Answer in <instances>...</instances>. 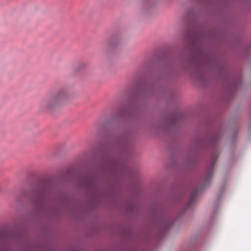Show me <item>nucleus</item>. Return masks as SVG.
<instances>
[{
    "instance_id": "f257e3e1",
    "label": "nucleus",
    "mask_w": 251,
    "mask_h": 251,
    "mask_svg": "<svg viewBox=\"0 0 251 251\" xmlns=\"http://www.w3.org/2000/svg\"><path fill=\"white\" fill-rule=\"evenodd\" d=\"M68 96L67 89H61L54 94L49 95L43 98L39 102L40 108L42 111L55 109L65 102Z\"/></svg>"
},
{
    "instance_id": "f03ea898",
    "label": "nucleus",
    "mask_w": 251,
    "mask_h": 251,
    "mask_svg": "<svg viewBox=\"0 0 251 251\" xmlns=\"http://www.w3.org/2000/svg\"><path fill=\"white\" fill-rule=\"evenodd\" d=\"M199 189H197L195 192H194L192 193V194L191 196V198H190V201L188 203V206H189L193 202V201H194L195 197H196V196L197 195V194L199 193Z\"/></svg>"
},
{
    "instance_id": "7ed1b4c3",
    "label": "nucleus",
    "mask_w": 251,
    "mask_h": 251,
    "mask_svg": "<svg viewBox=\"0 0 251 251\" xmlns=\"http://www.w3.org/2000/svg\"><path fill=\"white\" fill-rule=\"evenodd\" d=\"M44 199V196L43 194H40V196H38L34 200L35 204H40Z\"/></svg>"
},
{
    "instance_id": "20e7f679",
    "label": "nucleus",
    "mask_w": 251,
    "mask_h": 251,
    "mask_svg": "<svg viewBox=\"0 0 251 251\" xmlns=\"http://www.w3.org/2000/svg\"><path fill=\"white\" fill-rule=\"evenodd\" d=\"M213 171V165H212L210 167H209V170H208V175L209 176H211L212 172Z\"/></svg>"
},
{
    "instance_id": "39448f33",
    "label": "nucleus",
    "mask_w": 251,
    "mask_h": 251,
    "mask_svg": "<svg viewBox=\"0 0 251 251\" xmlns=\"http://www.w3.org/2000/svg\"><path fill=\"white\" fill-rule=\"evenodd\" d=\"M115 39L113 37H111L109 39H108L106 41H114Z\"/></svg>"
}]
</instances>
